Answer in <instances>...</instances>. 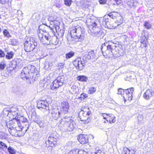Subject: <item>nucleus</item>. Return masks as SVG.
<instances>
[{"instance_id":"nucleus-1","label":"nucleus","mask_w":154,"mask_h":154,"mask_svg":"<svg viewBox=\"0 0 154 154\" xmlns=\"http://www.w3.org/2000/svg\"><path fill=\"white\" fill-rule=\"evenodd\" d=\"M102 44L100 49L104 56L109 57H118L123 53L122 47L119 42L111 40Z\"/></svg>"},{"instance_id":"nucleus-2","label":"nucleus","mask_w":154,"mask_h":154,"mask_svg":"<svg viewBox=\"0 0 154 154\" xmlns=\"http://www.w3.org/2000/svg\"><path fill=\"white\" fill-rule=\"evenodd\" d=\"M35 67L33 65H29L24 68L20 74V76L23 79L29 80L30 83H33L37 80L38 77L35 70Z\"/></svg>"},{"instance_id":"nucleus-3","label":"nucleus","mask_w":154,"mask_h":154,"mask_svg":"<svg viewBox=\"0 0 154 154\" xmlns=\"http://www.w3.org/2000/svg\"><path fill=\"white\" fill-rule=\"evenodd\" d=\"M95 56L93 51H89L87 56H84L82 60L80 57L76 58L73 62V64L77 69L81 70L83 69L85 65V63L87 62V60L92 59Z\"/></svg>"},{"instance_id":"nucleus-4","label":"nucleus","mask_w":154,"mask_h":154,"mask_svg":"<svg viewBox=\"0 0 154 154\" xmlns=\"http://www.w3.org/2000/svg\"><path fill=\"white\" fill-rule=\"evenodd\" d=\"M70 34L72 38H77L81 42L84 39L85 32L84 29L81 26H75L70 28Z\"/></svg>"},{"instance_id":"nucleus-5","label":"nucleus","mask_w":154,"mask_h":154,"mask_svg":"<svg viewBox=\"0 0 154 154\" xmlns=\"http://www.w3.org/2000/svg\"><path fill=\"white\" fill-rule=\"evenodd\" d=\"M87 23H90V25L91 27H90L88 31L89 33L91 34H94L97 35L98 33L100 34L101 33L100 32V29L97 26V22L98 20L95 21L94 20H91V18H88L87 20Z\"/></svg>"},{"instance_id":"nucleus-6","label":"nucleus","mask_w":154,"mask_h":154,"mask_svg":"<svg viewBox=\"0 0 154 154\" xmlns=\"http://www.w3.org/2000/svg\"><path fill=\"white\" fill-rule=\"evenodd\" d=\"M61 120L64 122V129L70 131H72L75 127V122L69 117H65Z\"/></svg>"},{"instance_id":"nucleus-7","label":"nucleus","mask_w":154,"mask_h":154,"mask_svg":"<svg viewBox=\"0 0 154 154\" xmlns=\"http://www.w3.org/2000/svg\"><path fill=\"white\" fill-rule=\"evenodd\" d=\"M91 114V112L88 106H83L82 109L79 112L80 116H82V121H85V123H87L89 122L90 119L89 116Z\"/></svg>"},{"instance_id":"nucleus-8","label":"nucleus","mask_w":154,"mask_h":154,"mask_svg":"<svg viewBox=\"0 0 154 154\" xmlns=\"http://www.w3.org/2000/svg\"><path fill=\"white\" fill-rule=\"evenodd\" d=\"M24 49L26 52H30L33 50L37 45V42L32 38H30L29 41L26 40L24 43Z\"/></svg>"},{"instance_id":"nucleus-9","label":"nucleus","mask_w":154,"mask_h":154,"mask_svg":"<svg viewBox=\"0 0 154 154\" xmlns=\"http://www.w3.org/2000/svg\"><path fill=\"white\" fill-rule=\"evenodd\" d=\"M51 35L47 32L43 33L39 32L38 33V37L40 42L44 45L50 44V37Z\"/></svg>"},{"instance_id":"nucleus-10","label":"nucleus","mask_w":154,"mask_h":154,"mask_svg":"<svg viewBox=\"0 0 154 154\" xmlns=\"http://www.w3.org/2000/svg\"><path fill=\"white\" fill-rule=\"evenodd\" d=\"M57 137L54 134H51L48 138V141L46 142V146L51 147V149L57 144V141L58 140Z\"/></svg>"},{"instance_id":"nucleus-11","label":"nucleus","mask_w":154,"mask_h":154,"mask_svg":"<svg viewBox=\"0 0 154 154\" xmlns=\"http://www.w3.org/2000/svg\"><path fill=\"white\" fill-rule=\"evenodd\" d=\"M134 91V88H132L125 89L123 91V93L122 97L124 99L125 101L128 100L129 101H131L132 99V93Z\"/></svg>"},{"instance_id":"nucleus-12","label":"nucleus","mask_w":154,"mask_h":154,"mask_svg":"<svg viewBox=\"0 0 154 154\" xmlns=\"http://www.w3.org/2000/svg\"><path fill=\"white\" fill-rule=\"evenodd\" d=\"M61 110L59 108L52 107L51 111L52 117L55 120L57 119L61 116Z\"/></svg>"},{"instance_id":"nucleus-13","label":"nucleus","mask_w":154,"mask_h":154,"mask_svg":"<svg viewBox=\"0 0 154 154\" xmlns=\"http://www.w3.org/2000/svg\"><path fill=\"white\" fill-rule=\"evenodd\" d=\"M18 122L21 123V125L24 127L23 128L25 131V132H26L29 128V124L28 122V119L24 117L23 116H21L19 119H17Z\"/></svg>"},{"instance_id":"nucleus-14","label":"nucleus","mask_w":154,"mask_h":154,"mask_svg":"<svg viewBox=\"0 0 154 154\" xmlns=\"http://www.w3.org/2000/svg\"><path fill=\"white\" fill-rule=\"evenodd\" d=\"M37 107L40 109H44L49 112V104L46 100H40L38 101L37 103Z\"/></svg>"},{"instance_id":"nucleus-15","label":"nucleus","mask_w":154,"mask_h":154,"mask_svg":"<svg viewBox=\"0 0 154 154\" xmlns=\"http://www.w3.org/2000/svg\"><path fill=\"white\" fill-rule=\"evenodd\" d=\"M18 124V122L16 118L6 123L7 128L11 130L12 129H15Z\"/></svg>"},{"instance_id":"nucleus-16","label":"nucleus","mask_w":154,"mask_h":154,"mask_svg":"<svg viewBox=\"0 0 154 154\" xmlns=\"http://www.w3.org/2000/svg\"><path fill=\"white\" fill-rule=\"evenodd\" d=\"M79 142L82 144H85L88 141V137L87 135L80 134L78 137Z\"/></svg>"},{"instance_id":"nucleus-17","label":"nucleus","mask_w":154,"mask_h":154,"mask_svg":"<svg viewBox=\"0 0 154 154\" xmlns=\"http://www.w3.org/2000/svg\"><path fill=\"white\" fill-rule=\"evenodd\" d=\"M69 108V103L67 101H66L61 103L60 110L63 111L64 113H66L68 112Z\"/></svg>"},{"instance_id":"nucleus-18","label":"nucleus","mask_w":154,"mask_h":154,"mask_svg":"<svg viewBox=\"0 0 154 154\" xmlns=\"http://www.w3.org/2000/svg\"><path fill=\"white\" fill-rule=\"evenodd\" d=\"M154 95L153 91L150 89H148L144 93L143 97L146 100H148L152 97Z\"/></svg>"},{"instance_id":"nucleus-19","label":"nucleus","mask_w":154,"mask_h":154,"mask_svg":"<svg viewBox=\"0 0 154 154\" xmlns=\"http://www.w3.org/2000/svg\"><path fill=\"white\" fill-rule=\"evenodd\" d=\"M39 32H42L44 33L46 32V31L48 29H51L52 30V31L54 32L53 29H51L50 27H49L48 26L46 25L44 23L40 25L38 28Z\"/></svg>"},{"instance_id":"nucleus-20","label":"nucleus","mask_w":154,"mask_h":154,"mask_svg":"<svg viewBox=\"0 0 154 154\" xmlns=\"http://www.w3.org/2000/svg\"><path fill=\"white\" fill-rule=\"evenodd\" d=\"M53 35L52 36L51 35L50 36V44H52L56 45L58 43V39H57V36L55 35L54 33H53Z\"/></svg>"},{"instance_id":"nucleus-21","label":"nucleus","mask_w":154,"mask_h":154,"mask_svg":"<svg viewBox=\"0 0 154 154\" xmlns=\"http://www.w3.org/2000/svg\"><path fill=\"white\" fill-rule=\"evenodd\" d=\"M64 78H65L63 75H60L57 77L55 80L61 86L63 85Z\"/></svg>"},{"instance_id":"nucleus-22","label":"nucleus","mask_w":154,"mask_h":154,"mask_svg":"<svg viewBox=\"0 0 154 154\" xmlns=\"http://www.w3.org/2000/svg\"><path fill=\"white\" fill-rule=\"evenodd\" d=\"M64 78H65L63 75H60L57 77L55 80L61 86L63 85Z\"/></svg>"},{"instance_id":"nucleus-23","label":"nucleus","mask_w":154,"mask_h":154,"mask_svg":"<svg viewBox=\"0 0 154 154\" xmlns=\"http://www.w3.org/2000/svg\"><path fill=\"white\" fill-rule=\"evenodd\" d=\"M135 152L134 150H130L127 148H125L123 149L122 154H134Z\"/></svg>"},{"instance_id":"nucleus-24","label":"nucleus","mask_w":154,"mask_h":154,"mask_svg":"<svg viewBox=\"0 0 154 154\" xmlns=\"http://www.w3.org/2000/svg\"><path fill=\"white\" fill-rule=\"evenodd\" d=\"M61 86L55 79L51 85V89L54 90L55 89Z\"/></svg>"},{"instance_id":"nucleus-25","label":"nucleus","mask_w":154,"mask_h":154,"mask_svg":"<svg viewBox=\"0 0 154 154\" xmlns=\"http://www.w3.org/2000/svg\"><path fill=\"white\" fill-rule=\"evenodd\" d=\"M116 25L117 27L121 24H122L123 22V20L122 17L120 16L119 14V16H118L116 18Z\"/></svg>"},{"instance_id":"nucleus-26","label":"nucleus","mask_w":154,"mask_h":154,"mask_svg":"<svg viewBox=\"0 0 154 154\" xmlns=\"http://www.w3.org/2000/svg\"><path fill=\"white\" fill-rule=\"evenodd\" d=\"M106 27L108 29H113L118 27L116 25V22H115L113 24L112 22H110L108 24H107L106 26Z\"/></svg>"},{"instance_id":"nucleus-27","label":"nucleus","mask_w":154,"mask_h":154,"mask_svg":"<svg viewBox=\"0 0 154 154\" xmlns=\"http://www.w3.org/2000/svg\"><path fill=\"white\" fill-rule=\"evenodd\" d=\"M118 16H119V14L116 12H112L108 14V16L112 19H116Z\"/></svg>"},{"instance_id":"nucleus-28","label":"nucleus","mask_w":154,"mask_h":154,"mask_svg":"<svg viewBox=\"0 0 154 154\" xmlns=\"http://www.w3.org/2000/svg\"><path fill=\"white\" fill-rule=\"evenodd\" d=\"M32 119L33 122L38 124L40 127H41L42 126V123L38 116H36L35 118Z\"/></svg>"},{"instance_id":"nucleus-29","label":"nucleus","mask_w":154,"mask_h":154,"mask_svg":"<svg viewBox=\"0 0 154 154\" xmlns=\"http://www.w3.org/2000/svg\"><path fill=\"white\" fill-rule=\"evenodd\" d=\"M109 22V18L107 17H104L103 19L102 24L105 27H106L107 24Z\"/></svg>"},{"instance_id":"nucleus-30","label":"nucleus","mask_w":154,"mask_h":154,"mask_svg":"<svg viewBox=\"0 0 154 154\" xmlns=\"http://www.w3.org/2000/svg\"><path fill=\"white\" fill-rule=\"evenodd\" d=\"M75 53L74 52L72 51H70L65 54V58L66 60H68L73 57L75 55Z\"/></svg>"},{"instance_id":"nucleus-31","label":"nucleus","mask_w":154,"mask_h":154,"mask_svg":"<svg viewBox=\"0 0 154 154\" xmlns=\"http://www.w3.org/2000/svg\"><path fill=\"white\" fill-rule=\"evenodd\" d=\"M17 66L19 68H21L23 65L22 60L20 59H17L15 60Z\"/></svg>"},{"instance_id":"nucleus-32","label":"nucleus","mask_w":154,"mask_h":154,"mask_svg":"<svg viewBox=\"0 0 154 154\" xmlns=\"http://www.w3.org/2000/svg\"><path fill=\"white\" fill-rule=\"evenodd\" d=\"M77 79L81 82H86L88 80L87 77L84 75H80L77 77Z\"/></svg>"},{"instance_id":"nucleus-33","label":"nucleus","mask_w":154,"mask_h":154,"mask_svg":"<svg viewBox=\"0 0 154 154\" xmlns=\"http://www.w3.org/2000/svg\"><path fill=\"white\" fill-rule=\"evenodd\" d=\"M14 55V53L12 51L8 52L5 56L6 58L8 59H11L13 57Z\"/></svg>"},{"instance_id":"nucleus-34","label":"nucleus","mask_w":154,"mask_h":154,"mask_svg":"<svg viewBox=\"0 0 154 154\" xmlns=\"http://www.w3.org/2000/svg\"><path fill=\"white\" fill-rule=\"evenodd\" d=\"M143 116L141 115H139L137 118V122L138 124L143 123Z\"/></svg>"},{"instance_id":"nucleus-35","label":"nucleus","mask_w":154,"mask_h":154,"mask_svg":"<svg viewBox=\"0 0 154 154\" xmlns=\"http://www.w3.org/2000/svg\"><path fill=\"white\" fill-rule=\"evenodd\" d=\"M91 154H105L104 152L102 151L98 147H96L95 149V151L92 152Z\"/></svg>"},{"instance_id":"nucleus-36","label":"nucleus","mask_w":154,"mask_h":154,"mask_svg":"<svg viewBox=\"0 0 154 154\" xmlns=\"http://www.w3.org/2000/svg\"><path fill=\"white\" fill-rule=\"evenodd\" d=\"M0 148L2 149L3 151L6 150L7 148V146L2 141L0 142Z\"/></svg>"},{"instance_id":"nucleus-37","label":"nucleus","mask_w":154,"mask_h":154,"mask_svg":"<svg viewBox=\"0 0 154 154\" xmlns=\"http://www.w3.org/2000/svg\"><path fill=\"white\" fill-rule=\"evenodd\" d=\"M6 66L5 61L3 60L0 63V70H3Z\"/></svg>"},{"instance_id":"nucleus-38","label":"nucleus","mask_w":154,"mask_h":154,"mask_svg":"<svg viewBox=\"0 0 154 154\" xmlns=\"http://www.w3.org/2000/svg\"><path fill=\"white\" fill-rule=\"evenodd\" d=\"M144 26L147 29H149L151 28V25L148 21H145Z\"/></svg>"},{"instance_id":"nucleus-39","label":"nucleus","mask_w":154,"mask_h":154,"mask_svg":"<svg viewBox=\"0 0 154 154\" xmlns=\"http://www.w3.org/2000/svg\"><path fill=\"white\" fill-rule=\"evenodd\" d=\"M52 66L51 63H50L48 61H46L45 63L44 68L45 69H48L50 68V67H51Z\"/></svg>"},{"instance_id":"nucleus-40","label":"nucleus","mask_w":154,"mask_h":154,"mask_svg":"<svg viewBox=\"0 0 154 154\" xmlns=\"http://www.w3.org/2000/svg\"><path fill=\"white\" fill-rule=\"evenodd\" d=\"M7 149L10 154H15L16 150L12 147H9Z\"/></svg>"},{"instance_id":"nucleus-41","label":"nucleus","mask_w":154,"mask_h":154,"mask_svg":"<svg viewBox=\"0 0 154 154\" xmlns=\"http://www.w3.org/2000/svg\"><path fill=\"white\" fill-rule=\"evenodd\" d=\"M4 36L7 38L11 37V35L8 31L6 29H5L3 31Z\"/></svg>"},{"instance_id":"nucleus-42","label":"nucleus","mask_w":154,"mask_h":154,"mask_svg":"<svg viewBox=\"0 0 154 154\" xmlns=\"http://www.w3.org/2000/svg\"><path fill=\"white\" fill-rule=\"evenodd\" d=\"M58 34V35L61 38L62 37L64 33V30L63 29H60V30H58L57 32Z\"/></svg>"},{"instance_id":"nucleus-43","label":"nucleus","mask_w":154,"mask_h":154,"mask_svg":"<svg viewBox=\"0 0 154 154\" xmlns=\"http://www.w3.org/2000/svg\"><path fill=\"white\" fill-rule=\"evenodd\" d=\"M10 66L13 69H14L15 68H16L17 66L15 60L12 61L10 63Z\"/></svg>"},{"instance_id":"nucleus-44","label":"nucleus","mask_w":154,"mask_h":154,"mask_svg":"<svg viewBox=\"0 0 154 154\" xmlns=\"http://www.w3.org/2000/svg\"><path fill=\"white\" fill-rule=\"evenodd\" d=\"M24 127V126H22L21 125H20L19 124H18V125L17 126L16 128L15 129V130H16L17 131H21L22 130H23L25 132V131L24 130V129H23V127Z\"/></svg>"},{"instance_id":"nucleus-45","label":"nucleus","mask_w":154,"mask_h":154,"mask_svg":"<svg viewBox=\"0 0 154 154\" xmlns=\"http://www.w3.org/2000/svg\"><path fill=\"white\" fill-rule=\"evenodd\" d=\"M107 116H108L109 117H112L113 116V117H112V120H111L110 119L109 120V121L110 123H111V122H112L113 123L115 122H116V120L115 119V117L114 116H113V115L112 114H109L108 115L107 114Z\"/></svg>"},{"instance_id":"nucleus-46","label":"nucleus","mask_w":154,"mask_h":154,"mask_svg":"<svg viewBox=\"0 0 154 154\" xmlns=\"http://www.w3.org/2000/svg\"><path fill=\"white\" fill-rule=\"evenodd\" d=\"M96 91V89L94 87L90 88L88 91V93L90 94H92L94 93Z\"/></svg>"},{"instance_id":"nucleus-47","label":"nucleus","mask_w":154,"mask_h":154,"mask_svg":"<svg viewBox=\"0 0 154 154\" xmlns=\"http://www.w3.org/2000/svg\"><path fill=\"white\" fill-rule=\"evenodd\" d=\"M80 95V97H79L78 98L79 99H81V100H82V99H83V100L84 99L88 97L87 95L85 93L81 94Z\"/></svg>"},{"instance_id":"nucleus-48","label":"nucleus","mask_w":154,"mask_h":154,"mask_svg":"<svg viewBox=\"0 0 154 154\" xmlns=\"http://www.w3.org/2000/svg\"><path fill=\"white\" fill-rule=\"evenodd\" d=\"M65 4L67 6H69L72 2V0H64Z\"/></svg>"},{"instance_id":"nucleus-49","label":"nucleus","mask_w":154,"mask_h":154,"mask_svg":"<svg viewBox=\"0 0 154 154\" xmlns=\"http://www.w3.org/2000/svg\"><path fill=\"white\" fill-rule=\"evenodd\" d=\"M79 149H73L70 151L68 154H78Z\"/></svg>"},{"instance_id":"nucleus-50","label":"nucleus","mask_w":154,"mask_h":154,"mask_svg":"<svg viewBox=\"0 0 154 154\" xmlns=\"http://www.w3.org/2000/svg\"><path fill=\"white\" fill-rule=\"evenodd\" d=\"M11 44L14 45H17L18 43L17 40L15 39H13L11 40Z\"/></svg>"},{"instance_id":"nucleus-51","label":"nucleus","mask_w":154,"mask_h":154,"mask_svg":"<svg viewBox=\"0 0 154 154\" xmlns=\"http://www.w3.org/2000/svg\"><path fill=\"white\" fill-rule=\"evenodd\" d=\"M147 42V41H143V40H141V46L142 48L146 47Z\"/></svg>"},{"instance_id":"nucleus-52","label":"nucleus","mask_w":154,"mask_h":154,"mask_svg":"<svg viewBox=\"0 0 154 154\" xmlns=\"http://www.w3.org/2000/svg\"><path fill=\"white\" fill-rule=\"evenodd\" d=\"M123 91H124L123 89L122 88L119 89L118 90L117 94H121L122 96V95H123Z\"/></svg>"},{"instance_id":"nucleus-53","label":"nucleus","mask_w":154,"mask_h":154,"mask_svg":"<svg viewBox=\"0 0 154 154\" xmlns=\"http://www.w3.org/2000/svg\"><path fill=\"white\" fill-rule=\"evenodd\" d=\"M78 154H88V153L84 151L83 150L81 149L80 150H79V153Z\"/></svg>"},{"instance_id":"nucleus-54","label":"nucleus","mask_w":154,"mask_h":154,"mask_svg":"<svg viewBox=\"0 0 154 154\" xmlns=\"http://www.w3.org/2000/svg\"><path fill=\"white\" fill-rule=\"evenodd\" d=\"M5 56L4 51L0 49V57H4Z\"/></svg>"},{"instance_id":"nucleus-55","label":"nucleus","mask_w":154,"mask_h":154,"mask_svg":"<svg viewBox=\"0 0 154 154\" xmlns=\"http://www.w3.org/2000/svg\"><path fill=\"white\" fill-rule=\"evenodd\" d=\"M99 3L100 4L104 5L106 4L107 0H99Z\"/></svg>"},{"instance_id":"nucleus-56","label":"nucleus","mask_w":154,"mask_h":154,"mask_svg":"<svg viewBox=\"0 0 154 154\" xmlns=\"http://www.w3.org/2000/svg\"><path fill=\"white\" fill-rule=\"evenodd\" d=\"M36 116V112L34 110L33 112H32L31 115L32 119H33L34 118H35Z\"/></svg>"},{"instance_id":"nucleus-57","label":"nucleus","mask_w":154,"mask_h":154,"mask_svg":"<svg viewBox=\"0 0 154 154\" xmlns=\"http://www.w3.org/2000/svg\"><path fill=\"white\" fill-rule=\"evenodd\" d=\"M48 20L50 21L53 22L55 21V20L54 17L52 16L49 17L48 18Z\"/></svg>"},{"instance_id":"nucleus-58","label":"nucleus","mask_w":154,"mask_h":154,"mask_svg":"<svg viewBox=\"0 0 154 154\" xmlns=\"http://www.w3.org/2000/svg\"><path fill=\"white\" fill-rule=\"evenodd\" d=\"M9 0H0V3L2 4H5L8 2Z\"/></svg>"},{"instance_id":"nucleus-59","label":"nucleus","mask_w":154,"mask_h":154,"mask_svg":"<svg viewBox=\"0 0 154 154\" xmlns=\"http://www.w3.org/2000/svg\"><path fill=\"white\" fill-rule=\"evenodd\" d=\"M141 40H143V41H147V39L146 37L144 35L142 36Z\"/></svg>"},{"instance_id":"nucleus-60","label":"nucleus","mask_w":154,"mask_h":154,"mask_svg":"<svg viewBox=\"0 0 154 154\" xmlns=\"http://www.w3.org/2000/svg\"><path fill=\"white\" fill-rule=\"evenodd\" d=\"M60 27L58 26L57 25L55 27V29L56 31L57 32L58 30H59Z\"/></svg>"},{"instance_id":"nucleus-61","label":"nucleus","mask_w":154,"mask_h":154,"mask_svg":"<svg viewBox=\"0 0 154 154\" xmlns=\"http://www.w3.org/2000/svg\"><path fill=\"white\" fill-rule=\"evenodd\" d=\"M55 3H57L60 2L61 0H52Z\"/></svg>"},{"instance_id":"nucleus-62","label":"nucleus","mask_w":154,"mask_h":154,"mask_svg":"<svg viewBox=\"0 0 154 154\" xmlns=\"http://www.w3.org/2000/svg\"><path fill=\"white\" fill-rule=\"evenodd\" d=\"M64 65V63H60L59 64V66H63Z\"/></svg>"},{"instance_id":"nucleus-63","label":"nucleus","mask_w":154,"mask_h":154,"mask_svg":"<svg viewBox=\"0 0 154 154\" xmlns=\"http://www.w3.org/2000/svg\"><path fill=\"white\" fill-rule=\"evenodd\" d=\"M67 39L69 42H70L71 41V40H70V37H69H69H68L67 38Z\"/></svg>"},{"instance_id":"nucleus-64","label":"nucleus","mask_w":154,"mask_h":154,"mask_svg":"<svg viewBox=\"0 0 154 154\" xmlns=\"http://www.w3.org/2000/svg\"><path fill=\"white\" fill-rule=\"evenodd\" d=\"M17 90H19L20 89V88L19 86H17Z\"/></svg>"}]
</instances>
